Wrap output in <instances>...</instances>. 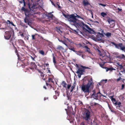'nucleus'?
Listing matches in <instances>:
<instances>
[{
	"mask_svg": "<svg viewBox=\"0 0 125 125\" xmlns=\"http://www.w3.org/2000/svg\"><path fill=\"white\" fill-rule=\"evenodd\" d=\"M18 42L21 44H22L24 43L23 41L21 39L18 40Z\"/></svg>",
	"mask_w": 125,
	"mask_h": 125,
	"instance_id": "30",
	"label": "nucleus"
},
{
	"mask_svg": "<svg viewBox=\"0 0 125 125\" xmlns=\"http://www.w3.org/2000/svg\"><path fill=\"white\" fill-rule=\"evenodd\" d=\"M116 57L120 59H122L125 60V56L123 54H120L117 56Z\"/></svg>",
	"mask_w": 125,
	"mask_h": 125,
	"instance_id": "16",
	"label": "nucleus"
},
{
	"mask_svg": "<svg viewBox=\"0 0 125 125\" xmlns=\"http://www.w3.org/2000/svg\"><path fill=\"white\" fill-rule=\"evenodd\" d=\"M90 115V113L88 110H86L83 114V118L89 124H90L92 122Z\"/></svg>",
	"mask_w": 125,
	"mask_h": 125,
	"instance_id": "4",
	"label": "nucleus"
},
{
	"mask_svg": "<svg viewBox=\"0 0 125 125\" xmlns=\"http://www.w3.org/2000/svg\"><path fill=\"white\" fill-rule=\"evenodd\" d=\"M10 24H11L12 26H15V25L12 22H11V23H10Z\"/></svg>",
	"mask_w": 125,
	"mask_h": 125,
	"instance_id": "51",
	"label": "nucleus"
},
{
	"mask_svg": "<svg viewBox=\"0 0 125 125\" xmlns=\"http://www.w3.org/2000/svg\"><path fill=\"white\" fill-rule=\"evenodd\" d=\"M47 82H48L49 83H52L53 84L54 83V82L53 80V79L52 78L49 77L48 79V81H46Z\"/></svg>",
	"mask_w": 125,
	"mask_h": 125,
	"instance_id": "17",
	"label": "nucleus"
},
{
	"mask_svg": "<svg viewBox=\"0 0 125 125\" xmlns=\"http://www.w3.org/2000/svg\"><path fill=\"white\" fill-rule=\"evenodd\" d=\"M58 40L60 42H62V43L64 44L66 46H67L68 45H67L66 43V41L65 40H61L59 39H58Z\"/></svg>",
	"mask_w": 125,
	"mask_h": 125,
	"instance_id": "19",
	"label": "nucleus"
},
{
	"mask_svg": "<svg viewBox=\"0 0 125 125\" xmlns=\"http://www.w3.org/2000/svg\"><path fill=\"white\" fill-rule=\"evenodd\" d=\"M98 95H101V96H104L105 97H106L105 96H104V95H103L102 94L100 93V94H98Z\"/></svg>",
	"mask_w": 125,
	"mask_h": 125,
	"instance_id": "52",
	"label": "nucleus"
},
{
	"mask_svg": "<svg viewBox=\"0 0 125 125\" xmlns=\"http://www.w3.org/2000/svg\"><path fill=\"white\" fill-rule=\"evenodd\" d=\"M111 111L112 112L114 113L115 112V111L114 110H113V109L111 110Z\"/></svg>",
	"mask_w": 125,
	"mask_h": 125,
	"instance_id": "56",
	"label": "nucleus"
},
{
	"mask_svg": "<svg viewBox=\"0 0 125 125\" xmlns=\"http://www.w3.org/2000/svg\"><path fill=\"white\" fill-rule=\"evenodd\" d=\"M12 32L13 33H14V31H6L5 34L4 35L5 38L7 40H9L11 37V34L12 33Z\"/></svg>",
	"mask_w": 125,
	"mask_h": 125,
	"instance_id": "6",
	"label": "nucleus"
},
{
	"mask_svg": "<svg viewBox=\"0 0 125 125\" xmlns=\"http://www.w3.org/2000/svg\"><path fill=\"white\" fill-rule=\"evenodd\" d=\"M49 68H47V69H48V72H47V73H51V72H50V70H49Z\"/></svg>",
	"mask_w": 125,
	"mask_h": 125,
	"instance_id": "50",
	"label": "nucleus"
},
{
	"mask_svg": "<svg viewBox=\"0 0 125 125\" xmlns=\"http://www.w3.org/2000/svg\"><path fill=\"white\" fill-rule=\"evenodd\" d=\"M68 48L69 50H72L75 52H76V51L75 50V48L74 47H68Z\"/></svg>",
	"mask_w": 125,
	"mask_h": 125,
	"instance_id": "26",
	"label": "nucleus"
},
{
	"mask_svg": "<svg viewBox=\"0 0 125 125\" xmlns=\"http://www.w3.org/2000/svg\"><path fill=\"white\" fill-rule=\"evenodd\" d=\"M75 83H74L73 84V85L72 86V87H71V90H70V92H71L73 91V90L74 89L75 87Z\"/></svg>",
	"mask_w": 125,
	"mask_h": 125,
	"instance_id": "28",
	"label": "nucleus"
},
{
	"mask_svg": "<svg viewBox=\"0 0 125 125\" xmlns=\"http://www.w3.org/2000/svg\"><path fill=\"white\" fill-rule=\"evenodd\" d=\"M39 53L43 55H44V52L42 50H40L39 51Z\"/></svg>",
	"mask_w": 125,
	"mask_h": 125,
	"instance_id": "33",
	"label": "nucleus"
},
{
	"mask_svg": "<svg viewBox=\"0 0 125 125\" xmlns=\"http://www.w3.org/2000/svg\"><path fill=\"white\" fill-rule=\"evenodd\" d=\"M71 84H68L67 85V88L68 89H69L71 86Z\"/></svg>",
	"mask_w": 125,
	"mask_h": 125,
	"instance_id": "37",
	"label": "nucleus"
},
{
	"mask_svg": "<svg viewBox=\"0 0 125 125\" xmlns=\"http://www.w3.org/2000/svg\"><path fill=\"white\" fill-rule=\"evenodd\" d=\"M121 79H122V78H121V77H119L118 79H117L116 81H117V82H118Z\"/></svg>",
	"mask_w": 125,
	"mask_h": 125,
	"instance_id": "43",
	"label": "nucleus"
},
{
	"mask_svg": "<svg viewBox=\"0 0 125 125\" xmlns=\"http://www.w3.org/2000/svg\"><path fill=\"white\" fill-rule=\"evenodd\" d=\"M53 62L54 65H55V64L56 63V62L55 59V57L54 55H53Z\"/></svg>",
	"mask_w": 125,
	"mask_h": 125,
	"instance_id": "34",
	"label": "nucleus"
},
{
	"mask_svg": "<svg viewBox=\"0 0 125 125\" xmlns=\"http://www.w3.org/2000/svg\"><path fill=\"white\" fill-rule=\"evenodd\" d=\"M31 66H32L33 67L35 68L36 69H37L36 67H37V66L34 62H31Z\"/></svg>",
	"mask_w": 125,
	"mask_h": 125,
	"instance_id": "22",
	"label": "nucleus"
},
{
	"mask_svg": "<svg viewBox=\"0 0 125 125\" xmlns=\"http://www.w3.org/2000/svg\"><path fill=\"white\" fill-rule=\"evenodd\" d=\"M76 15L75 16H76V17H77L78 18H81L82 19V18H81L77 14H76Z\"/></svg>",
	"mask_w": 125,
	"mask_h": 125,
	"instance_id": "38",
	"label": "nucleus"
},
{
	"mask_svg": "<svg viewBox=\"0 0 125 125\" xmlns=\"http://www.w3.org/2000/svg\"><path fill=\"white\" fill-rule=\"evenodd\" d=\"M94 87L93 83H91L90 81L86 84H83L81 85V89L82 91L85 94V96L89 95V93L90 92L91 90L93 89Z\"/></svg>",
	"mask_w": 125,
	"mask_h": 125,
	"instance_id": "3",
	"label": "nucleus"
},
{
	"mask_svg": "<svg viewBox=\"0 0 125 125\" xmlns=\"http://www.w3.org/2000/svg\"><path fill=\"white\" fill-rule=\"evenodd\" d=\"M108 107H109V109L111 110L112 109V107L109 105H108Z\"/></svg>",
	"mask_w": 125,
	"mask_h": 125,
	"instance_id": "49",
	"label": "nucleus"
},
{
	"mask_svg": "<svg viewBox=\"0 0 125 125\" xmlns=\"http://www.w3.org/2000/svg\"><path fill=\"white\" fill-rule=\"evenodd\" d=\"M8 22L9 23V24H10V23H11V22L9 20H7L6 22V23H8Z\"/></svg>",
	"mask_w": 125,
	"mask_h": 125,
	"instance_id": "53",
	"label": "nucleus"
},
{
	"mask_svg": "<svg viewBox=\"0 0 125 125\" xmlns=\"http://www.w3.org/2000/svg\"><path fill=\"white\" fill-rule=\"evenodd\" d=\"M103 36V35L102 34L99 32L95 36H94V37L95 39L97 40L101 41L102 39V36Z\"/></svg>",
	"mask_w": 125,
	"mask_h": 125,
	"instance_id": "8",
	"label": "nucleus"
},
{
	"mask_svg": "<svg viewBox=\"0 0 125 125\" xmlns=\"http://www.w3.org/2000/svg\"><path fill=\"white\" fill-rule=\"evenodd\" d=\"M76 54L79 56H81L82 55L81 53L83 52H75Z\"/></svg>",
	"mask_w": 125,
	"mask_h": 125,
	"instance_id": "31",
	"label": "nucleus"
},
{
	"mask_svg": "<svg viewBox=\"0 0 125 125\" xmlns=\"http://www.w3.org/2000/svg\"><path fill=\"white\" fill-rule=\"evenodd\" d=\"M76 67L77 68H79V66L77 64H76Z\"/></svg>",
	"mask_w": 125,
	"mask_h": 125,
	"instance_id": "64",
	"label": "nucleus"
},
{
	"mask_svg": "<svg viewBox=\"0 0 125 125\" xmlns=\"http://www.w3.org/2000/svg\"><path fill=\"white\" fill-rule=\"evenodd\" d=\"M91 125H98L96 122V120H94L93 121V122H92L91 123Z\"/></svg>",
	"mask_w": 125,
	"mask_h": 125,
	"instance_id": "24",
	"label": "nucleus"
},
{
	"mask_svg": "<svg viewBox=\"0 0 125 125\" xmlns=\"http://www.w3.org/2000/svg\"><path fill=\"white\" fill-rule=\"evenodd\" d=\"M21 36L22 37H24V33H22L21 34Z\"/></svg>",
	"mask_w": 125,
	"mask_h": 125,
	"instance_id": "54",
	"label": "nucleus"
},
{
	"mask_svg": "<svg viewBox=\"0 0 125 125\" xmlns=\"http://www.w3.org/2000/svg\"><path fill=\"white\" fill-rule=\"evenodd\" d=\"M104 34L106 36L107 38H110L111 37V36L112 34L110 32H106V33H104Z\"/></svg>",
	"mask_w": 125,
	"mask_h": 125,
	"instance_id": "15",
	"label": "nucleus"
},
{
	"mask_svg": "<svg viewBox=\"0 0 125 125\" xmlns=\"http://www.w3.org/2000/svg\"><path fill=\"white\" fill-rule=\"evenodd\" d=\"M61 85H62L63 87L65 88H66L67 84L64 81H63L61 83Z\"/></svg>",
	"mask_w": 125,
	"mask_h": 125,
	"instance_id": "21",
	"label": "nucleus"
},
{
	"mask_svg": "<svg viewBox=\"0 0 125 125\" xmlns=\"http://www.w3.org/2000/svg\"><path fill=\"white\" fill-rule=\"evenodd\" d=\"M119 68H120V69L121 70L123 68V66L121 65L120 64V65H119Z\"/></svg>",
	"mask_w": 125,
	"mask_h": 125,
	"instance_id": "40",
	"label": "nucleus"
},
{
	"mask_svg": "<svg viewBox=\"0 0 125 125\" xmlns=\"http://www.w3.org/2000/svg\"><path fill=\"white\" fill-rule=\"evenodd\" d=\"M45 82L46 85L47 86H50V88H51L52 87V86L51 83H47V82L46 81H45Z\"/></svg>",
	"mask_w": 125,
	"mask_h": 125,
	"instance_id": "32",
	"label": "nucleus"
},
{
	"mask_svg": "<svg viewBox=\"0 0 125 125\" xmlns=\"http://www.w3.org/2000/svg\"><path fill=\"white\" fill-rule=\"evenodd\" d=\"M23 3H24V7H25L26 6V4H25V2L24 0H23Z\"/></svg>",
	"mask_w": 125,
	"mask_h": 125,
	"instance_id": "55",
	"label": "nucleus"
},
{
	"mask_svg": "<svg viewBox=\"0 0 125 125\" xmlns=\"http://www.w3.org/2000/svg\"><path fill=\"white\" fill-rule=\"evenodd\" d=\"M63 15L71 23L76 27H80L82 28L83 30L85 32H88L89 33L94 34L95 32L94 30L90 28L88 25L85 24L83 22L79 21L76 18L74 14L70 15L63 14Z\"/></svg>",
	"mask_w": 125,
	"mask_h": 125,
	"instance_id": "1",
	"label": "nucleus"
},
{
	"mask_svg": "<svg viewBox=\"0 0 125 125\" xmlns=\"http://www.w3.org/2000/svg\"><path fill=\"white\" fill-rule=\"evenodd\" d=\"M56 30L60 34L62 33L63 32V29L60 27H56Z\"/></svg>",
	"mask_w": 125,
	"mask_h": 125,
	"instance_id": "13",
	"label": "nucleus"
},
{
	"mask_svg": "<svg viewBox=\"0 0 125 125\" xmlns=\"http://www.w3.org/2000/svg\"><path fill=\"white\" fill-rule=\"evenodd\" d=\"M81 125H85L84 122H82Z\"/></svg>",
	"mask_w": 125,
	"mask_h": 125,
	"instance_id": "57",
	"label": "nucleus"
},
{
	"mask_svg": "<svg viewBox=\"0 0 125 125\" xmlns=\"http://www.w3.org/2000/svg\"><path fill=\"white\" fill-rule=\"evenodd\" d=\"M85 47L87 49V51L89 53H90V49L87 46H86Z\"/></svg>",
	"mask_w": 125,
	"mask_h": 125,
	"instance_id": "42",
	"label": "nucleus"
},
{
	"mask_svg": "<svg viewBox=\"0 0 125 125\" xmlns=\"http://www.w3.org/2000/svg\"><path fill=\"white\" fill-rule=\"evenodd\" d=\"M83 5L85 6L88 5L89 4V2L87 0H83Z\"/></svg>",
	"mask_w": 125,
	"mask_h": 125,
	"instance_id": "20",
	"label": "nucleus"
},
{
	"mask_svg": "<svg viewBox=\"0 0 125 125\" xmlns=\"http://www.w3.org/2000/svg\"><path fill=\"white\" fill-rule=\"evenodd\" d=\"M117 10H118V11H119L122 10V9H120L119 8H118Z\"/></svg>",
	"mask_w": 125,
	"mask_h": 125,
	"instance_id": "58",
	"label": "nucleus"
},
{
	"mask_svg": "<svg viewBox=\"0 0 125 125\" xmlns=\"http://www.w3.org/2000/svg\"><path fill=\"white\" fill-rule=\"evenodd\" d=\"M12 40H11V39H10V41L12 43V44H13V47H14V49L15 50V53H16L17 54V56L19 57V55L18 53V51L17 50L16 48V47L14 46V44H13V42H12Z\"/></svg>",
	"mask_w": 125,
	"mask_h": 125,
	"instance_id": "12",
	"label": "nucleus"
},
{
	"mask_svg": "<svg viewBox=\"0 0 125 125\" xmlns=\"http://www.w3.org/2000/svg\"><path fill=\"white\" fill-rule=\"evenodd\" d=\"M107 21L109 24H110L111 23H112V24H111L109 26L110 28H113L115 26L114 21L113 20L109 18L107 19Z\"/></svg>",
	"mask_w": 125,
	"mask_h": 125,
	"instance_id": "9",
	"label": "nucleus"
},
{
	"mask_svg": "<svg viewBox=\"0 0 125 125\" xmlns=\"http://www.w3.org/2000/svg\"><path fill=\"white\" fill-rule=\"evenodd\" d=\"M89 81H90L91 83H93V85L94 84V83H93V79L92 78H91L90 79V81L89 80L88 81V82H89Z\"/></svg>",
	"mask_w": 125,
	"mask_h": 125,
	"instance_id": "47",
	"label": "nucleus"
},
{
	"mask_svg": "<svg viewBox=\"0 0 125 125\" xmlns=\"http://www.w3.org/2000/svg\"><path fill=\"white\" fill-rule=\"evenodd\" d=\"M101 15L103 17H104L107 15V14L106 13L104 12H101Z\"/></svg>",
	"mask_w": 125,
	"mask_h": 125,
	"instance_id": "27",
	"label": "nucleus"
},
{
	"mask_svg": "<svg viewBox=\"0 0 125 125\" xmlns=\"http://www.w3.org/2000/svg\"><path fill=\"white\" fill-rule=\"evenodd\" d=\"M30 57H31V59H32L33 60H34L35 58H33L31 56H30Z\"/></svg>",
	"mask_w": 125,
	"mask_h": 125,
	"instance_id": "59",
	"label": "nucleus"
},
{
	"mask_svg": "<svg viewBox=\"0 0 125 125\" xmlns=\"http://www.w3.org/2000/svg\"><path fill=\"white\" fill-rule=\"evenodd\" d=\"M81 67H82V68H79L77 72H75L76 73H77L78 74L77 76L79 78H80L81 77V75L83 74V73L85 71V69L89 68L88 67L83 66L82 65H81Z\"/></svg>",
	"mask_w": 125,
	"mask_h": 125,
	"instance_id": "5",
	"label": "nucleus"
},
{
	"mask_svg": "<svg viewBox=\"0 0 125 125\" xmlns=\"http://www.w3.org/2000/svg\"><path fill=\"white\" fill-rule=\"evenodd\" d=\"M111 43L114 45L115 47L118 49H120L121 46L122 45V43H120L118 44L115 43L114 42H111Z\"/></svg>",
	"mask_w": 125,
	"mask_h": 125,
	"instance_id": "10",
	"label": "nucleus"
},
{
	"mask_svg": "<svg viewBox=\"0 0 125 125\" xmlns=\"http://www.w3.org/2000/svg\"><path fill=\"white\" fill-rule=\"evenodd\" d=\"M120 50L125 52V47L122 45L120 48Z\"/></svg>",
	"mask_w": 125,
	"mask_h": 125,
	"instance_id": "29",
	"label": "nucleus"
},
{
	"mask_svg": "<svg viewBox=\"0 0 125 125\" xmlns=\"http://www.w3.org/2000/svg\"><path fill=\"white\" fill-rule=\"evenodd\" d=\"M113 96H110V98L111 99L114 104H115V103L116 102L115 99L113 98Z\"/></svg>",
	"mask_w": 125,
	"mask_h": 125,
	"instance_id": "18",
	"label": "nucleus"
},
{
	"mask_svg": "<svg viewBox=\"0 0 125 125\" xmlns=\"http://www.w3.org/2000/svg\"><path fill=\"white\" fill-rule=\"evenodd\" d=\"M67 97L68 98V100H70L71 99V97L69 95H67Z\"/></svg>",
	"mask_w": 125,
	"mask_h": 125,
	"instance_id": "39",
	"label": "nucleus"
},
{
	"mask_svg": "<svg viewBox=\"0 0 125 125\" xmlns=\"http://www.w3.org/2000/svg\"><path fill=\"white\" fill-rule=\"evenodd\" d=\"M89 11H90L91 12V14L92 15V18H93V12H92L91 11V10H89Z\"/></svg>",
	"mask_w": 125,
	"mask_h": 125,
	"instance_id": "62",
	"label": "nucleus"
},
{
	"mask_svg": "<svg viewBox=\"0 0 125 125\" xmlns=\"http://www.w3.org/2000/svg\"><path fill=\"white\" fill-rule=\"evenodd\" d=\"M106 72H107L109 70H111V68H106Z\"/></svg>",
	"mask_w": 125,
	"mask_h": 125,
	"instance_id": "41",
	"label": "nucleus"
},
{
	"mask_svg": "<svg viewBox=\"0 0 125 125\" xmlns=\"http://www.w3.org/2000/svg\"><path fill=\"white\" fill-rule=\"evenodd\" d=\"M108 58V57L106 56H104L103 57V60H104L105 61V62H108L107 60Z\"/></svg>",
	"mask_w": 125,
	"mask_h": 125,
	"instance_id": "25",
	"label": "nucleus"
},
{
	"mask_svg": "<svg viewBox=\"0 0 125 125\" xmlns=\"http://www.w3.org/2000/svg\"><path fill=\"white\" fill-rule=\"evenodd\" d=\"M93 92L94 93L92 94L91 95V97L92 98H93L94 99L97 100L98 99V97L99 96L101 97V95H98V94H100V93L99 92L98 93H96L93 90Z\"/></svg>",
	"mask_w": 125,
	"mask_h": 125,
	"instance_id": "7",
	"label": "nucleus"
},
{
	"mask_svg": "<svg viewBox=\"0 0 125 125\" xmlns=\"http://www.w3.org/2000/svg\"><path fill=\"white\" fill-rule=\"evenodd\" d=\"M37 4L36 3H33L32 5L29 2L28 5L29 8L30 9L29 11L28 9L25 8L24 7H22L21 8V10L25 12L26 17L24 19L25 23H27L30 22V21L28 19H27L26 16L29 17H31V15H33L35 14L34 12L36 9L37 8Z\"/></svg>",
	"mask_w": 125,
	"mask_h": 125,
	"instance_id": "2",
	"label": "nucleus"
},
{
	"mask_svg": "<svg viewBox=\"0 0 125 125\" xmlns=\"http://www.w3.org/2000/svg\"><path fill=\"white\" fill-rule=\"evenodd\" d=\"M35 35H31V36L32 37V40H34L35 39Z\"/></svg>",
	"mask_w": 125,
	"mask_h": 125,
	"instance_id": "36",
	"label": "nucleus"
},
{
	"mask_svg": "<svg viewBox=\"0 0 125 125\" xmlns=\"http://www.w3.org/2000/svg\"><path fill=\"white\" fill-rule=\"evenodd\" d=\"M115 104L116 105H119L121 104V103L120 102H116L115 103Z\"/></svg>",
	"mask_w": 125,
	"mask_h": 125,
	"instance_id": "35",
	"label": "nucleus"
},
{
	"mask_svg": "<svg viewBox=\"0 0 125 125\" xmlns=\"http://www.w3.org/2000/svg\"><path fill=\"white\" fill-rule=\"evenodd\" d=\"M34 67H30L29 68L32 70H33L34 69Z\"/></svg>",
	"mask_w": 125,
	"mask_h": 125,
	"instance_id": "60",
	"label": "nucleus"
},
{
	"mask_svg": "<svg viewBox=\"0 0 125 125\" xmlns=\"http://www.w3.org/2000/svg\"><path fill=\"white\" fill-rule=\"evenodd\" d=\"M99 4L102 6H103V7H105L106 6V5L105 4H104L102 3H99Z\"/></svg>",
	"mask_w": 125,
	"mask_h": 125,
	"instance_id": "44",
	"label": "nucleus"
},
{
	"mask_svg": "<svg viewBox=\"0 0 125 125\" xmlns=\"http://www.w3.org/2000/svg\"><path fill=\"white\" fill-rule=\"evenodd\" d=\"M46 16L49 18L52 19L53 16V15L52 14V12L47 13L46 15Z\"/></svg>",
	"mask_w": 125,
	"mask_h": 125,
	"instance_id": "14",
	"label": "nucleus"
},
{
	"mask_svg": "<svg viewBox=\"0 0 125 125\" xmlns=\"http://www.w3.org/2000/svg\"><path fill=\"white\" fill-rule=\"evenodd\" d=\"M48 99V98H46V97H45L44 98V101H45L46 100V99Z\"/></svg>",
	"mask_w": 125,
	"mask_h": 125,
	"instance_id": "63",
	"label": "nucleus"
},
{
	"mask_svg": "<svg viewBox=\"0 0 125 125\" xmlns=\"http://www.w3.org/2000/svg\"><path fill=\"white\" fill-rule=\"evenodd\" d=\"M38 71V72L40 74V75L41 77L42 78V79L43 80H45L46 79L45 78H44V74L43 73V72H42L40 70L38 69H36Z\"/></svg>",
	"mask_w": 125,
	"mask_h": 125,
	"instance_id": "11",
	"label": "nucleus"
},
{
	"mask_svg": "<svg viewBox=\"0 0 125 125\" xmlns=\"http://www.w3.org/2000/svg\"><path fill=\"white\" fill-rule=\"evenodd\" d=\"M49 64L48 63H44V67H47L48 66H49Z\"/></svg>",
	"mask_w": 125,
	"mask_h": 125,
	"instance_id": "45",
	"label": "nucleus"
},
{
	"mask_svg": "<svg viewBox=\"0 0 125 125\" xmlns=\"http://www.w3.org/2000/svg\"><path fill=\"white\" fill-rule=\"evenodd\" d=\"M57 49L60 50H64L63 48L61 46L58 45L57 48Z\"/></svg>",
	"mask_w": 125,
	"mask_h": 125,
	"instance_id": "23",
	"label": "nucleus"
},
{
	"mask_svg": "<svg viewBox=\"0 0 125 125\" xmlns=\"http://www.w3.org/2000/svg\"><path fill=\"white\" fill-rule=\"evenodd\" d=\"M97 104H98L97 103H94L93 105H96Z\"/></svg>",
	"mask_w": 125,
	"mask_h": 125,
	"instance_id": "61",
	"label": "nucleus"
},
{
	"mask_svg": "<svg viewBox=\"0 0 125 125\" xmlns=\"http://www.w3.org/2000/svg\"><path fill=\"white\" fill-rule=\"evenodd\" d=\"M23 0H19V2L20 3H22V2H23Z\"/></svg>",
	"mask_w": 125,
	"mask_h": 125,
	"instance_id": "48",
	"label": "nucleus"
},
{
	"mask_svg": "<svg viewBox=\"0 0 125 125\" xmlns=\"http://www.w3.org/2000/svg\"><path fill=\"white\" fill-rule=\"evenodd\" d=\"M125 85L124 84H123L122 85L121 88V90H123L124 88Z\"/></svg>",
	"mask_w": 125,
	"mask_h": 125,
	"instance_id": "46",
	"label": "nucleus"
}]
</instances>
